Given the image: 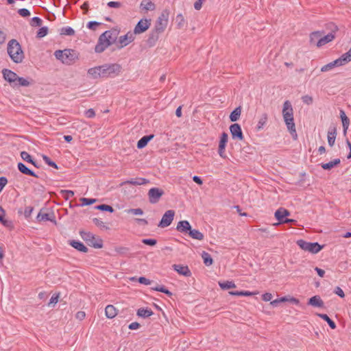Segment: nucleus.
I'll list each match as a JSON object with an SVG mask.
<instances>
[{
  "instance_id": "1",
  "label": "nucleus",
  "mask_w": 351,
  "mask_h": 351,
  "mask_svg": "<svg viewBox=\"0 0 351 351\" xmlns=\"http://www.w3.org/2000/svg\"><path fill=\"white\" fill-rule=\"evenodd\" d=\"M282 116L288 130L293 136H297L295 125L293 119V110L289 101H285L283 104Z\"/></svg>"
},
{
  "instance_id": "2",
  "label": "nucleus",
  "mask_w": 351,
  "mask_h": 351,
  "mask_svg": "<svg viewBox=\"0 0 351 351\" xmlns=\"http://www.w3.org/2000/svg\"><path fill=\"white\" fill-rule=\"evenodd\" d=\"M7 51L11 60L15 63H21L24 59V53L21 46L16 39L10 40L8 43Z\"/></svg>"
},
{
  "instance_id": "3",
  "label": "nucleus",
  "mask_w": 351,
  "mask_h": 351,
  "mask_svg": "<svg viewBox=\"0 0 351 351\" xmlns=\"http://www.w3.org/2000/svg\"><path fill=\"white\" fill-rule=\"evenodd\" d=\"M56 59L60 60L63 64L71 65L73 64L78 58L76 51L71 49H65L64 50H56L54 52Z\"/></svg>"
},
{
  "instance_id": "4",
  "label": "nucleus",
  "mask_w": 351,
  "mask_h": 351,
  "mask_svg": "<svg viewBox=\"0 0 351 351\" xmlns=\"http://www.w3.org/2000/svg\"><path fill=\"white\" fill-rule=\"evenodd\" d=\"M122 67L119 64H105L101 65V78L114 77L121 72Z\"/></svg>"
},
{
  "instance_id": "5",
  "label": "nucleus",
  "mask_w": 351,
  "mask_h": 351,
  "mask_svg": "<svg viewBox=\"0 0 351 351\" xmlns=\"http://www.w3.org/2000/svg\"><path fill=\"white\" fill-rule=\"evenodd\" d=\"M298 245L304 251L309 252L312 254H317L321 251L324 245H320L318 243H310L304 240L300 239L297 241Z\"/></svg>"
},
{
  "instance_id": "6",
  "label": "nucleus",
  "mask_w": 351,
  "mask_h": 351,
  "mask_svg": "<svg viewBox=\"0 0 351 351\" xmlns=\"http://www.w3.org/2000/svg\"><path fill=\"white\" fill-rule=\"evenodd\" d=\"M80 235L84 241L88 242V245L95 248H101L103 247V241L91 232L81 231Z\"/></svg>"
},
{
  "instance_id": "7",
  "label": "nucleus",
  "mask_w": 351,
  "mask_h": 351,
  "mask_svg": "<svg viewBox=\"0 0 351 351\" xmlns=\"http://www.w3.org/2000/svg\"><path fill=\"white\" fill-rule=\"evenodd\" d=\"M169 15V10H163L156 21L154 29L160 34L162 33L167 26Z\"/></svg>"
},
{
  "instance_id": "8",
  "label": "nucleus",
  "mask_w": 351,
  "mask_h": 351,
  "mask_svg": "<svg viewBox=\"0 0 351 351\" xmlns=\"http://www.w3.org/2000/svg\"><path fill=\"white\" fill-rule=\"evenodd\" d=\"M328 27L331 30L327 35L322 37L317 42V47H321L324 45L331 42L335 38V33L338 30V27L334 23L328 24Z\"/></svg>"
},
{
  "instance_id": "9",
  "label": "nucleus",
  "mask_w": 351,
  "mask_h": 351,
  "mask_svg": "<svg viewBox=\"0 0 351 351\" xmlns=\"http://www.w3.org/2000/svg\"><path fill=\"white\" fill-rule=\"evenodd\" d=\"M164 194L165 191L162 189L157 187L152 188L147 193L149 202L151 204H156Z\"/></svg>"
},
{
  "instance_id": "10",
  "label": "nucleus",
  "mask_w": 351,
  "mask_h": 351,
  "mask_svg": "<svg viewBox=\"0 0 351 351\" xmlns=\"http://www.w3.org/2000/svg\"><path fill=\"white\" fill-rule=\"evenodd\" d=\"M228 141V135L226 132H223L220 136L219 142L218 154L222 158H226V147Z\"/></svg>"
},
{
  "instance_id": "11",
  "label": "nucleus",
  "mask_w": 351,
  "mask_h": 351,
  "mask_svg": "<svg viewBox=\"0 0 351 351\" xmlns=\"http://www.w3.org/2000/svg\"><path fill=\"white\" fill-rule=\"evenodd\" d=\"M151 25V19H141L138 21L134 29V34H140L145 32Z\"/></svg>"
},
{
  "instance_id": "12",
  "label": "nucleus",
  "mask_w": 351,
  "mask_h": 351,
  "mask_svg": "<svg viewBox=\"0 0 351 351\" xmlns=\"http://www.w3.org/2000/svg\"><path fill=\"white\" fill-rule=\"evenodd\" d=\"M174 215L175 211L173 210H169L166 211L163 215L158 226L161 228L169 226L173 220Z\"/></svg>"
},
{
  "instance_id": "13",
  "label": "nucleus",
  "mask_w": 351,
  "mask_h": 351,
  "mask_svg": "<svg viewBox=\"0 0 351 351\" xmlns=\"http://www.w3.org/2000/svg\"><path fill=\"white\" fill-rule=\"evenodd\" d=\"M110 45H111L110 42L108 41V38L106 37L104 38V34H101L99 37L98 42L95 47V51L96 53H102Z\"/></svg>"
},
{
  "instance_id": "14",
  "label": "nucleus",
  "mask_w": 351,
  "mask_h": 351,
  "mask_svg": "<svg viewBox=\"0 0 351 351\" xmlns=\"http://www.w3.org/2000/svg\"><path fill=\"white\" fill-rule=\"evenodd\" d=\"M230 132L233 139L243 141L244 136L241 128L238 123H233L230 126Z\"/></svg>"
},
{
  "instance_id": "15",
  "label": "nucleus",
  "mask_w": 351,
  "mask_h": 351,
  "mask_svg": "<svg viewBox=\"0 0 351 351\" xmlns=\"http://www.w3.org/2000/svg\"><path fill=\"white\" fill-rule=\"evenodd\" d=\"M134 32L132 33L129 32L125 35L120 36L119 38L117 47L121 49L132 43L134 40Z\"/></svg>"
},
{
  "instance_id": "16",
  "label": "nucleus",
  "mask_w": 351,
  "mask_h": 351,
  "mask_svg": "<svg viewBox=\"0 0 351 351\" xmlns=\"http://www.w3.org/2000/svg\"><path fill=\"white\" fill-rule=\"evenodd\" d=\"M2 73H3L4 79L6 81H8L13 88H16L15 83H16V80L18 77L17 74L16 73L12 71L11 70H9L7 69H4L2 71Z\"/></svg>"
},
{
  "instance_id": "17",
  "label": "nucleus",
  "mask_w": 351,
  "mask_h": 351,
  "mask_svg": "<svg viewBox=\"0 0 351 351\" xmlns=\"http://www.w3.org/2000/svg\"><path fill=\"white\" fill-rule=\"evenodd\" d=\"M274 215L279 223H284L285 217L290 215V212L285 208H280L275 212Z\"/></svg>"
},
{
  "instance_id": "18",
  "label": "nucleus",
  "mask_w": 351,
  "mask_h": 351,
  "mask_svg": "<svg viewBox=\"0 0 351 351\" xmlns=\"http://www.w3.org/2000/svg\"><path fill=\"white\" fill-rule=\"evenodd\" d=\"M173 268L175 271H176L179 274L189 277L191 276V272L189 269L188 266L182 265H176L174 264L173 265Z\"/></svg>"
},
{
  "instance_id": "19",
  "label": "nucleus",
  "mask_w": 351,
  "mask_h": 351,
  "mask_svg": "<svg viewBox=\"0 0 351 351\" xmlns=\"http://www.w3.org/2000/svg\"><path fill=\"white\" fill-rule=\"evenodd\" d=\"M191 226L186 220L180 221L178 223L176 230L181 233H189Z\"/></svg>"
},
{
  "instance_id": "20",
  "label": "nucleus",
  "mask_w": 351,
  "mask_h": 351,
  "mask_svg": "<svg viewBox=\"0 0 351 351\" xmlns=\"http://www.w3.org/2000/svg\"><path fill=\"white\" fill-rule=\"evenodd\" d=\"M104 34V38H108V41L110 42V44L112 45V43H114L117 37H118V35H119V31H117V29H110V30H107L105 32L103 33Z\"/></svg>"
},
{
  "instance_id": "21",
  "label": "nucleus",
  "mask_w": 351,
  "mask_h": 351,
  "mask_svg": "<svg viewBox=\"0 0 351 351\" xmlns=\"http://www.w3.org/2000/svg\"><path fill=\"white\" fill-rule=\"evenodd\" d=\"M308 304L314 307H324V302L321 299L319 295H315L311 297L308 301Z\"/></svg>"
},
{
  "instance_id": "22",
  "label": "nucleus",
  "mask_w": 351,
  "mask_h": 351,
  "mask_svg": "<svg viewBox=\"0 0 351 351\" xmlns=\"http://www.w3.org/2000/svg\"><path fill=\"white\" fill-rule=\"evenodd\" d=\"M149 182V181L143 178H138L135 179H131L127 181L123 182L121 185L124 184H132V185H143L147 184Z\"/></svg>"
},
{
  "instance_id": "23",
  "label": "nucleus",
  "mask_w": 351,
  "mask_h": 351,
  "mask_svg": "<svg viewBox=\"0 0 351 351\" xmlns=\"http://www.w3.org/2000/svg\"><path fill=\"white\" fill-rule=\"evenodd\" d=\"M69 243L70 245L80 252L86 253L88 250V247H86L81 241L71 240L69 241Z\"/></svg>"
},
{
  "instance_id": "24",
  "label": "nucleus",
  "mask_w": 351,
  "mask_h": 351,
  "mask_svg": "<svg viewBox=\"0 0 351 351\" xmlns=\"http://www.w3.org/2000/svg\"><path fill=\"white\" fill-rule=\"evenodd\" d=\"M87 73L92 79L101 78V66L89 69Z\"/></svg>"
},
{
  "instance_id": "25",
  "label": "nucleus",
  "mask_w": 351,
  "mask_h": 351,
  "mask_svg": "<svg viewBox=\"0 0 351 351\" xmlns=\"http://www.w3.org/2000/svg\"><path fill=\"white\" fill-rule=\"evenodd\" d=\"M160 33L156 32V30L153 29L149 35V37L147 40V45L149 46V47H153L154 45H155L156 43L157 42V40H158L159 38V34Z\"/></svg>"
},
{
  "instance_id": "26",
  "label": "nucleus",
  "mask_w": 351,
  "mask_h": 351,
  "mask_svg": "<svg viewBox=\"0 0 351 351\" xmlns=\"http://www.w3.org/2000/svg\"><path fill=\"white\" fill-rule=\"evenodd\" d=\"M17 167H18L19 171L21 173H22L25 175L31 176L38 178V176L33 171H32L28 167H27L25 166V165H24L23 163L19 162L17 165Z\"/></svg>"
},
{
  "instance_id": "27",
  "label": "nucleus",
  "mask_w": 351,
  "mask_h": 351,
  "mask_svg": "<svg viewBox=\"0 0 351 351\" xmlns=\"http://www.w3.org/2000/svg\"><path fill=\"white\" fill-rule=\"evenodd\" d=\"M105 314L108 318L112 319L117 315V310L113 305L109 304L105 308Z\"/></svg>"
},
{
  "instance_id": "28",
  "label": "nucleus",
  "mask_w": 351,
  "mask_h": 351,
  "mask_svg": "<svg viewBox=\"0 0 351 351\" xmlns=\"http://www.w3.org/2000/svg\"><path fill=\"white\" fill-rule=\"evenodd\" d=\"M141 7L145 11H152L156 8L155 4L150 0H142Z\"/></svg>"
},
{
  "instance_id": "29",
  "label": "nucleus",
  "mask_w": 351,
  "mask_h": 351,
  "mask_svg": "<svg viewBox=\"0 0 351 351\" xmlns=\"http://www.w3.org/2000/svg\"><path fill=\"white\" fill-rule=\"evenodd\" d=\"M337 132L336 128H330L328 132V143L330 147H332L335 142Z\"/></svg>"
},
{
  "instance_id": "30",
  "label": "nucleus",
  "mask_w": 351,
  "mask_h": 351,
  "mask_svg": "<svg viewBox=\"0 0 351 351\" xmlns=\"http://www.w3.org/2000/svg\"><path fill=\"white\" fill-rule=\"evenodd\" d=\"M154 138L153 134L143 136L137 143V147L141 149L145 147L148 142Z\"/></svg>"
},
{
  "instance_id": "31",
  "label": "nucleus",
  "mask_w": 351,
  "mask_h": 351,
  "mask_svg": "<svg viewBox=\"0 0 351 351\" xmlns=\"http://www.w3.org/2000/svg\"><path fill=\"white\" fill-rule=\"evenodd\" d=\"M341 162V160L339 158H336L332 161H330L328 163H322L321 166L324 170H330L335 166L339 165Z\"/></svg>"
},
{
  "instance_id": "32",
  "label": "nucleus",
  "mask_w": 351,
  "mask_h": 351,
  "mask_svg": "<svg viewBox=\"0 0 351 351\" xmlns=\"http://www.w3.org/2000/svg\"><path fill=\"white\" fill-rule=\"evenodd\" d=\"M188 234L191 238L199 241L203 240L204 237V234L196 229L191 228Z\"/></svg>"
},
{
  "instance_id": "33",
  "label": "nucleus",
  "mask_w": 351,
  "mask_h": 351,
  "mask_svg": "<svg viewBox=\"0 0 351 351\" xmlns=\"http://www.w3.org/2000/svg\"><path fill=\"white\" fill-rule=\"evenodd\" d=\"M176 23L179 29H183L186 26V22L184 19V16L182 14H179L176 16Z\"/></svg>"
},
{
  "instance_id": "34",
  "label": "nucleus",
  "mask_w": 351,
  "mask_h": 351,
  "mask_svg": "<svg viewBox=\"0 0 351 351\" xmlns=\"http://www.w3.org/2000/svg\"><path fill=\"white\" fill-rule=\"evenodd\" d=\"M153 311L149 308H141L137 311V315L143 318L149 317L153 315Z\"/></svg>"
},
{
  "instance_id": "35",
  "label": "nucleus",
  "mask_w": 351,
  "mask_h": 351,
  "mask_svg": "<svg viewBox=\"0 0 351 351\" xmlns=\"http://www.w3.org/2000/svg\"><path fill=\"white\" fill-rule=\"evenodd\" d=\"M241 114V108L240 106L236 108L230 114V119L231 121H237Z\"/></svg>"
},
{
  "instance_id": "36",
  "label": "nucleus",
  "mask_w": 351,
  "mask_h": 351,
  "mask_svg": "<svg viewBox=\"0 0 351 351\" xmlns=\"http://www.w3.org/2000/svg\"><path fill=\"white\" fill-rule=\"evenodd\" d=\"M267 119H268L267 114L266 113L263 114L258 120V124L256 126V130H262L263 128V127L265 126V125L266 124Z\"/></svg>"
},
{
  "instance_id": "37",
  "label": "nucleus",
  "mask_w": 351,
  "mask_h": 351,
  "mask_svg": "<svg viewBox=\"0 0 351 351\" xmlns=\"http://www.w3.org/2000/svg\"><path fill=\"white\" fill-rule=\"evenodd\" d=\"M114 250L117 254H119L121 256H130V249L127 247H123V246L116 247Z\"/></svg>"
},
{
  "instance_id": "38",
  "label": "nucleus",
  "mask_w": 351,
  "mask_h": 351,
  "mask_svg": "<svg viewBox=\"0 0 351 351\" xmlns=\"http://www.w3.org/2000/svg\"><path fill=\"white\" fill-rule=\"evenodd\" d=\"M317 315L322 319L326 321L332 329L336 328V324L326 314L318 313Z\"/></svg>"
},
{
  "instance_id": "39",
  "label": "nucleus",
  "mask_w": 351,
  "mask_h": 351,
  "mask_svg": "<svg viewBox=\"0 0 351 351\" xmlns=\"http://www.w3.org/2000/svg\"><path fill=\"white\" fill-rule=\"evenodd\" d=\"M202 257L204 260V263L206 266H210L213 264V258H212L211 256L208 252H203L202 254Z\"/></svg>"
},
{
  "instance_id": "40",
  "label": "nucleus",
  "mask_w": 351,
  "mask_h": 351,
  "mask_svg": "<svg viewBox=\"0 0 351 351\" xmlns=\"http://www.w3.org/2000/svg\"><path fill=\"white\" fill-rule=\"evenodd\" d=\"M21 157L22 159L27 162H29L32 165H34L35 167L36 162L32 160V156L25 151H23L21 152Z\"/></svg>"
},
{
  "instance_id": "41",
  "label": "nucleus",
  "mask_w": 351,
  "mask_h": 351,
  "mask_svg": "<svg viewBox=\"0 0 351 351\" xmlns=\"http://www.w3.org/2000/svg\"><path fill=\"white\" fill-rule=\"evenodd\" d=\"M16 88L17 87H20V86H28L30 85V82L23 78V77H17V80H16Z\"/></svg>"
},
{
  "instance_id": "42",
  "label": "nucleus",
  "mask_w": 351,
  "mask_h": 351,
  "mask_svg": "<svg viewBox=\"0 0 351 351\" xmlns=\"http://www.w3.org/2000/svg\"><path fill=\"white\" fill-rule=\"evenodd\" d=\"M60 33L61 35L73 36L75 34V31L71 27H63L61 28Z\"/></svg>"
},
{
  "instance_id": "43",
  "label": "nucleus",
  "mask_w": 351,
  "mask_h": 351,
  "mask_svg": "<svg viewBox=\"0 0 351 351\" xmlns=\"http://www.w3.org/2000/svg\"><path fill=\"white\" fill-rule=\"evenodd\" d=\"M323 34V32H319V31H317V32H312L311 34H310V42L311 43H315L316 40H319V39L321 38V36H322Z\"/></svg>"
},
{
  "instance_id": "44",
  "label": "nucleus",
  "mask_w": 351,
  "mask_h": 351,
  "mask_svg": "<svg viewBox=\"0 0 351 351\" xmlns=\"http://www.w3.org/2000/svg\"><path fill=\"white\" fill-rule=\"evenodd\" d=\"M219 285L222 289H229L236 287L235 284L232 281L219 282Z\"/></svg>"
},
{
  "instance_id": "45",
  "label": "nucleus",
  "mask_w": 351,
  "mask_h": 351,
  "mask_svg": "<svg viewBox=\"0 0 351 351\" xmlns=\"http://www.w3.org/2000/svg\"><path fill=\"white\" fill-rule=\"evenodd\" d=\"M60 193L62 194V197L66 200L69 199L70 198L73 197L74 195V192L73 191H70V190H62L60 191Z\"/></svg>"
},
{
  "instance_id": "46",
  "label": "nucleus",
  "mask_w": 351,
  "mask_h": 351,
  "mask_svg": "<svg viewBox=\"0 0 351 351\" xmlns=\"http://www.w3.org/2000/svg\"><path fill=\"white\" fill-rule=\"evenodd\" d=\"M48 33V28L47 27H42L37 32L36 37L38 38H43Z\"/></svg>"
},
{
  "instance_id": "47",
  "label": "nucleus",
  "mask_w": 351,
  "mask_h": 351,
  "mask_svg": "<svg viewBox=\"0 0 351 351\" xmlns=\"http://www.w3.org/2000/svg\"><path fill=\"white\" fill-rule=\"evenodd\" d=\"M97 209L102 210V211H108L110 213H112L114 211V208L109 205L107 204H101L97 206Z\"/></svg>"
},
{
  "instance_id": "48",
  "label": "nucleus",
  "mask_w": 351,
  "mask_h": 351,
  "mask_svg": "<svg viewBox=\"0 0 351 351\" xmlns=\"http://www.w3.org/2000/svg\"><path fill=\"white\" fill-rule=\"evenodd\" d=\"M43 158L44 161L45 162V163L47 164L49 166L52 167L56 169H58L56 162L52 161L48 156H43Z\"/></svg>"
},
{
  "instance_id": "49",
  "label": "nucleus",
  "mask_w": 351,
  "mask_h": 351,
  "mask_svg": "<svg viewBox=\"0 0 351 351\" xmlns=\"http://www.w3.org/2000/svg\"><path fill=\"white\" fill-rule=\"evenodd\" d=\"M43 21L39 17L35 16L32 18L31 21L32 26L40 27L42 25Z\"/></svg>"
},
{
  "instance_id": "50",
  "label": "nucleus",
  "mask_w": 351,
  "mask_h": 351,
  "mask_svg": "<svg viewBox=\"0 0 351 351\" xmlns=\"http://www.w3.org/2000/svg\"><path fill=\"white\" fill-rule=\"evenodd\" d=\"M142 243L147 245L154 246L157 243V241L154 239H143Z\"/></svg>"
},
{
  "instance_id": "51",
  "label": "nucleus",
  "mask_w": 351,
  "mask_h": 351,
  "mask_svg": "<svg viewBox=\"0 0 351 351\" xmlns=\"http://www.w3.org/2000/svg\"><path fill=\"white\" fill-rule=\"evenodd\" d=\"M100 25H101V23H99V22H97V21H90L87 24V27L88 29H92V30L95 31V30H96L97 27H99Z\"/></svg>"
},
{
  "instance_id": "52",
  "label": "nucleus",
  "mask_w": 351,
  "mask_h": 351,
  "mask_svg": "<svg viewBox=\"0 0 351 351\" xmlns=\"http://www.w3.org/2000/svg\"><path fill=\"white\" fill-rule=\"evenodd\" d=\"M343 128V132L346 134L347 132V130L348 129L349 125H350V119L348 117H346L341 120Z\"/></svg>"
},
{
  "instance_id": "53",
  "label": "nucleus",
  "mask_w": 351,
  "mask_h": 351,
  "mask_svg": "<svg viewBox=\"0 0 351 351\" xmlns=\"http://www.w3.org/2000/svg\"><path fill=\"white\" fill-rule=\"evenodd\" d=\"M302 101L304 104H306L307 105L312 104L313 101V97L311 96H310V95H308L302 96Z\"/></svg>"
},
{
  "instance_id": "54",
  "label": "nucleus",
  "mask_w": 351,
  "mask_h": 351,
  "mask_svg": "<svg viewBox=\"0 0 351 351\" xmlns=\"http://www.w3.org/2000/svg\"><path fill=\"white\" fill-rule=\"evenodd\" d=\"M128 213L135 215H141L143 214V210L141 208H130L128 210Z\"/></svg>"
},
{
  "instance_id": "55",
  "label": "nucleus",
  "mask_w": 351,
  "mask_h": 351,
  "mask_svg": "<svg viewBox=\"0 0 351 351\" xmlns=\"http://www.w3.org/2000/svg\"><path fill=\"white\" fill-rule=\"evenodd\" d=\"M18 13L23 17H27L30 16V12L25 8H21L18 10Z\"/></svg>"
},
{
  "instance_id": "56",
  "label": "nucleus",
  "mask_w": 351,
  "mask_h": 351,
  "mask_svg": "<svg viewBox=\"0 0 351 351\" xmlns=\"http://www.w3.org/2000/svg\"><path fill=\"white\" fill-rule=\"evenodd\" d=\"M80 200L82 202L83 205H90L96 202L95 199H88L85 197L81 198Z\"/></svg>"
},
{
  "instance_id": "57",
  "label": "nucleus",
  "mask_w": 351,
  "mask_h": 351,
  "mask_svg": "<svg viewBox=\"0 0 351 351\" xmlns=\"http://www.w3.org/2000/svg\"><path fill=\"white\" fill-rule=\"evenodd\" d=\"M334 293L339 295L340 298H343L345 297V293L342 289L339 287H336L334 289Z\"/></svg>"
},
{
  "instance_id": "58",
  "label": "nucleus",
  "mask_w": 351,
  "mask_h": 351,
  "mask_svg": "<svg viewBox=\"0 0 351 351\" xmlns=\"http://www.w3.org/2000/svg\"><path fill=\"white\" fill-rule=\"evenodd\" d=\"M33 210L34 208L32 206H27L25 208L24 211V215L25 218H29L31 216Z\"/></svg>"
},
{
  "instance_id": "59",
  "label": "nucleus",
  "mask_w": 351,
  "mask_h": 351,
  "mask_svg": "<svg viewBox=\"0 0 351 351\" xmlns=\"http://www.w3.org/2000/svg\"><path fill=\"white\" fill-rule=\"evenodd\" d=\"M107 5L110 8H119L121 7V3L118 1H109Z\"/></svg>"
},
{
  "instance_id": "60",
  "label": "nucleus",
  "mask_w": 351,
  "mask_h": 351,
  "mask_svg": "<svg viewBox=\"0 0 351 351\" xmlns=\"http://www.w3.org/2000/svg\"><path fill=\"white\" fill-rule=\"evenodd\" d=\"M37 219L38 221H43V220L49 221V220H51L50 218H49V215L47 213H45V214H43V215H41L40 213H39L38 215V216H37Z\"/></svg>"
},
{
  "instance_id": "61",
  "label": "nucleus",
  "mask_w": 351,
  "mask_h": 351,
  "mask_svg": "<svg viewBox=\"0 0 351 351\" xmlns=\"http://www.w3.org/2000/svg\"><path fill=\"white\" fill-rule=\"evenodd\" d=\"M84 114L88 118H93L95 116V112L93 108L87 110Z\"/></svg>"
},
{
  "instance_id": "62",
  "label": "nucleus",
  "mask_w": 351,
  "mask_h": 351,
  "mask_svg": "<svg viewBox=\"0 0 351 351\" xmlns=\"http://www.w3.org/2000/svg\"><path fill=\"white\" fill-rule=\"evenodd\" d=\"M138 281L141 284H143V285H150L152 283V281L146 278L145 277H140L138 279Z\"/></svg>"
},
{
  "instance_id": "63",
  "label": "nucleus",
  "mask_w": 351,
  "mask_h": 351,
  "mask_svg": "<svg viewBox=\"0 0 351 351\" xmlns=\"http://www.w3.org/2000/svg\"><path fill=\"white\" fill-rule=\"evenodd\" d=\"M8 180L5 177H1L0 178V193L4 188V186L7 184Z\"/></svg>"
},
{
  "instance_id": "64",
  "label": "nucleus",
  "mask_w": 351,
  "mask_h": 351,
  "mask_svg": "<svg viewBox=\"0 0 351 351\" xmlns=\"http://www.w3.org/2000/svg\"><path fill=\"white\" fill-rule=\"evenodd\" d=\"M205 0H197L194 3V8L197 10H199L202 7V3Z\"/></svg>"
}]
</instances>
